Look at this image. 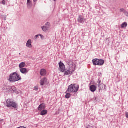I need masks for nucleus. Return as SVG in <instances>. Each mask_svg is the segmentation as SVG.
<instances>
[{
    "label": "nucleus",
    "mask_w": 128,
    "mask_h": 128,
    "mask_svg": "<svg viewBox=\"0 0 128 128\" xmlns=\"http://www.w3.org/2000/svg\"><path fill=\"white\" fill-rule=\"evenodd\" d=\"M2 4H4V6L6 5V0H4L2 2Z\"/></svg>",
    "instance_id": "4be33fe9"
},
{
    "label": "nucleus",
    "mask_w": 128,
    "mask_h": 128,
    "mask_svg": "<svg viewBox=\"0 0 128 128\" xmlns=\"http://www.w3.org/2000/svg\"><path fill=\"white\" fill-rule=\"evenodd\" d=\"M92 63L94 66H104V61L102 60H100L98 58L94 59L92 60Z\"/></svg>",
    "instance_id": "39448f33"
},
{
    "label": "nucleus",
    "mask_w": 128,
    "mask_h": 128,
    "mask_svg": "<svg viewBox=\"0 0 128 128\" xmlns=\"http://www.w3.org/2000/svg\"><path fill=\"white\" fill-rule=\"evenodd\" d=\"M90 90H91L92 92H94L96 90V86L94 85L91 86H90Z\"/></svg>",
    "instance_id": "9b49d317"
},
{
    "label": "nucleus",
    "mask_w": 128,
    "mask_h": 128,
    "mask_svg": "<svg viewBox=\"0 0 128 128\" xmlns=\"http://www.w3.org/2000/svg\"><path fill=\"white\" fill-rule=\"evenodd\" d=\"M70 93H67L66 94V98H70Z\"/></svg>",
    "instance_id": "412c9836"
},
{
    "label": "nucleus",
    "mask_w": 128,
    "mask_h": 128,
    "mask_svg": "<svg viewBox=\"0 0 128 128\" xmlns=\"http://www.w3.org/2000/svg\"><path fill=\"white\" fill-rule=\"evenodd\" d=\"M20 72H22V74H28V70L26 68H20Z\"/></svg>",
    "instance_id": "ddd939ff"
},
{
    "label": "nucleus",
    "mask_w": 128,
    "mask_h": 128,
    "mask_svg": "<svg viewBox=\"0 0 128 128\" xmlns=\"http://www.w3.org/2000/svg\"><path fill=\"white\" fill-rule=\"evenodd\" d=\"M80 86L76 84H72L70 85L68 89V92H78Z\"/></svg>",
    "instance_id": "7ed1b4c3"
},
{
    "label": "nucleus",
    "mask_w": 128,
    "mask_h": 128,
    "mask_svg": "<svg viewBox=\"0 0 128 128\" xmlns=\"http://www.w3.org/2000/svg\"><path fill=\"white\" fill-rule=\"evenodd\" d=\"M68 67L65 71V76H70V74H72V73L76 70V66L74 64V62L72 60H69L67 62Z\"/></svg>",
    "instance_id": "f257e3e1"
},
{
    "label": "nucleus",
    "mask_w": 128,
    "mask_h": 128,
    "mask_svg": "<svg viewBox=\"0 0 128 128\" xmlns=\"http://www.w3.org/2000/svg\"><path fill=\"white\" fill-rule=\"evenodd\" d=\"M42 28L43 30V32H46L48 30V28L46 26H44L42 27Z\"/></svg>",
    "instance_id": "aec40b11"
},
{
    "label": "nucleus",
    "mask_w": 128,
    "mask_h": 128,
    "mask_svg": "<svg viewBox=\"0 0 128 128\" xmlns=\"http://www.w3.org/2000/svg\"><path fill=\"white\" fill-rule=\"evenodd\" d=\"M40 74L42 76H44L46 75V70L44 69H42L40 71Z\"/></svg>",
    "instance_id": "9d476101"
},
{
    "label": "nucleus",
    "mask_w": 128,
    "mask_h": 128,
    "mask_svg": "<svg viewBox=\"0 0 128 128\" xmlns=\"http://www.w3.org/2000/svg\"><path fill=\"white\" fill-rule=\"evenodd\" d=\"M50 23H48V22H47L46 24V26L48 28V26H50Z\"/></svg>",
    "instance_id": "a878e982"
},
{
    "label": "nucleus",
    "mask_w": 128,
    "mask_h": 128,
    "mask_svg": "<svg viewBox=\"0 0 128 128\" xmlns=\"http://www.w3.org/2000/svg\"><path fill=\"white\" fill-rule=\"evenodd\" d=\"M120 12H124V8H122L120 10Z\"/></svg>",
    "instance_id": "393cba45"
},
{
    "label": "nucleus",
    "mask_w": 128,
    "mask_h": 128,
    "mask_svg": "<svg viewBox=\"0 0 128 128\" xmlns=\"http://www.w3.org/2000/svg\"><path fill=\"white\" fill-rule=\"evenodd\" d=\"M38 36H38V35L36 36H35V38H38Z\"/></svg>",
    "instance_id": "cd10ccee"
},
{
    "label": "nucleus",
    "mask_w": 128,
    "mask_h": 128,
    "mask_svg": "<svg viewBox=\"0 0 128 128\" xmlns=\"http://www.w3.org/2000/svg\"><path fill=\"white\" fill-rule=\"evenodd\" d=\"M10 90H12L13 92H16V88L13 86L10 88Z\"/></svg>",
    "instance_id": "6ab92c4d"
},
{
    "label": "nucleus",
    "mask_w": 128,
    "mask_h": 128,
    "mask_svg": "<svg viewBox=\"0 0 128 128\" xmlns=\"http://www.w3.org/2000/svg\"><path fill=\"white\" fill-rule=\"evenodd\" d=\"M20 80H22V76L18 74V73L14 72L10 75L8 80L10 82H16Z\"/></svg>",
    "instance_id": "f03ea898"
},
{
    "label": "nucleus",
    "mask_w": 128,
    "mask_h": 128,
    "mask_svg": "<svg viewBox=\"0 0 128 128\" xmlns=\"http://www.w3.org/2000/svg\"><path fill=\"white\" fill-rule=\"evenodd\" d=\"M128 26V23L126 22H124L122 25H121V28H126Z\"/></svg>",
    "instance_id": "a211bd4d"
},
{
    "label": "nucleus",
    "mask_w": 128,
    "mask_h": 128,
    "mask_svg": "<svg viewBox=\"0 0 128 128\" xmlns=\"http://www.w3.org/2000/svg\"><path fill=\"white\" fill-rule=\"evenodd\" d=\"M46 110V104H41L38 108V110H39L40 112H42V110Z\"/></svg>",
    "instance_id": "1a4fd4ad"
},
{
    "label": "nucleus",
    "mask_w": 128,
    "mask_h": 128,
    "mask_svg": "<svg viewBox=\"0 0 128 128\" xmlns=\"http://www.w3.org/2000/svg\"><path fill=\"white\" fill-rule=\"evenodd\" d=\"M7 108H18V104L16 102H14L12 100L8 99L6 102Z\"/></svg>",
    "instance_id": "20e7f679"
},
{
    "label": "nucleus",
    "mask_w": 128,
    "mask_h": 128,
    "mask_svg": "<svg viewBox=\"0 0 128 128\" xmlns=\"http://www.w3.org/2000/svg\"><path fill=\"white\" fill-rule=\"evenodd\" d=\"M126 118H128V112H126Z\"/></svg>",
    "instance_id": "bb28decb"
},
{
    "label": "nucleus",
    "mask_w": 128,
    "mask_h": 128,
    "mask_svg": "<svg viewBox=\"0 0 128 128\" xmlns=\"http://www.w3.org/2000/svg\"><path fill=\"white\" fill-rule=\"evenodd\" d=\"M34 90H36V91L38 90V86L35 87L34 88Z\"/></svg>",
    "instance_id": "5701e85b"
},
{
    "label": "nucleus",
    "mask_w": 128,
    "mask_h": 128,
    "mask_svg": "<svg viewBox=\"0 0 128 128\" xmlns=\"http://www.w3.org/2000/svg\"><path fill=\"white\" fill-rule=\"evenodd\" d=\"M78 20L80 24H82L86 22V19H84V16H79Z\"/></svg>",
    "instance_id": "6e6552de"
},
{
    "label": "nucleus",
    "mask_w": 128,
    "mask_h": 128,
    "mask_svg": "<svg viewBox=\"0 0 128 128\" xmlns=\"http://www.w3.org/2000/svg\"><path fill=\"white\" fill-rule=\"evenodd\" d=\"M48 84V78H42L40 80V86H46V84Z\"/></svg>",
    "instance_id": "0eeeda50"
},
{
    "label": "nucleus",
    "mask_w": 128,
    "mask_h": 128,
    "mask_svg": "<svg viewBox=\"0 0 128 128\" xmlns=\"http://www.w3.org/2000/svg\"><path fill=\"white\" fill-rule=\"evenodd\" d=\"M34 2H38V0H34Z\"/></svg>",
    "instance_id": "c756f323"
},
{
    "label": "nucleus",
    "mask_w": 128,
    "mask_h": 128,
    "mask_svg": "<svg viewBox=\"0 0 128 128\" xmlns=\"http://www.w3.org/2000/svg\"><path fill=\"white\" fill-rule=\"evenodd\" d=\"M40 114V116H46L48 114V110H42Z\"/></svg>",
    "instance_id": "4468645a"
},
{
    "label": "nucleus",
    "mask_w": 128,
    "mask_h": 128,
    "mask_svg": "<svg viewBox=\"0 0 128 128\" xmlns=\"http://www.w3.org/2000/svg\"><path fill=\"white\" fill-rule=\"evenodd\" d=\"M26 46L29 48H32V40H29L26 43Z\"/></svg>",
    "instance_id": "f8f14e48"
},
{
    "label": "nucleus",
    "mask_w": 128,
    "mask_h": 128,
    "mask_svg": "<svg viewBox=\"0 0 128 128\" xmlns=\"http://www.w3.org/2000/svg\"><path fill=\"white\" fill-rule=\"evenodd\" d=\"M26 66V62H22L21 64L19 65L20 68H24Z\"/></svg>",
    "instance_id": "f3484780"
},
{
    "label": "nucleus",
    "mask_w": 128,
    "mask_h": 128,
    "mask_svg": "<svg viewBox=\"0 0 128 128\" xmlns=\"http://www.w3.org/2000/svg\"><path fill=\"white\" fill-rule=\"evenodd\" d=\"M98 88H100V90H104V88H106V86H104V84H99L98 86Z\"/></svg>",
    "instance_id": "dca6fc26"
},
{
    "label": "nucleus",
    "mask_w": 128,
    "mask_h": 128,
    "mask_svg": "<svg viewBox=\"0 0 128 128\" xmlns=\"http://www.w3.org/2000/svg\"><path fill=\"white\" fill-rule=\"evenodd\" d=\"M59 66L61 72H64L66 70V66H64V63L60 62L59 63Z\"/></svg>",
    "instance_id": "423d86ee"
},
{
    "label": "nucleus",
    "mask_w": 128,
    "mask_h": 128,
    "mask_svg": "<svg viewBox=\"0 0 128 128\" xmlns=\"http://www.w3.org/2000/svg\"><path fill=\"white\" fill-rule=\"evenodd\" d=\"M32 2L30 0H27V6L28 8H32Z\"/></svg>",
    "instance_id": "2eb2a0df"
},
{
    "label": "nucleus",
    "mask_w": 128,
    "mask_h": 128,
    "mask_svg": "<svg viewBox=\"0 0 128 128\" xmlns=\"http://www.w3.org/2000/svg\"><path fill=\"white\" fill-rule=\"evenodd\" d=\"M54 2H56L58 0H53Z\"/></svg>",
    "instance_id": "7c9ffc66"
},
{
    "label": "nucleus",
    "mask_w": 128,
    "mask_h": 128,
    "mask_svg": "<svg viewBox=\"0 0 128 128\" xmlns=\"http://www.w3.org/2000/svg\"><path fill=\"white\" fill-rule=\"evenodd\" d=\"M40 36L41 38H42V40H44V36H42V34L40 35Z\"/></svg>",
    "instance_id": "b1692460"
},
{
    "label": "nucleus",
    "mask_w": 128,
    "mask_h": 128,
    "mask_svg": "<svg viewBox=\"0 0 128 128\" xmlns=\"http://www.w3.org/2000/svg\"><path fill=\"white\" fill-rule=\"evenodd\" d=\"M126 16H128V12L126 14Z\"/></svg>",
    "instance_id": "c85d7f7f"
}]
</instances>
